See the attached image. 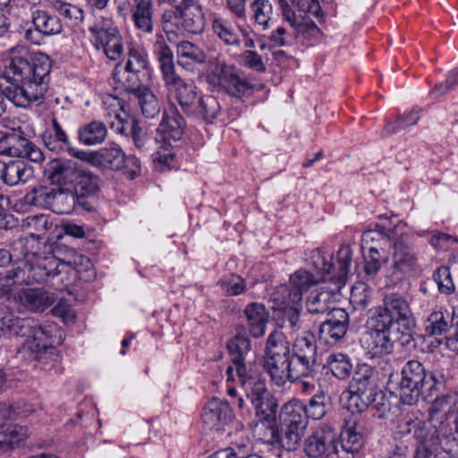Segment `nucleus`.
I'll return each instance as SVG.
<instances>
[{
	"instance_id": "f257e3e1",
	"label": "nucleus",
	"mask_w": 458,
	"mask_h": 458,
	"mask_svg": "<svg viewBox=\"0 0 458 458\" xmlns=\"http://www.w3.org/2000/svg\"><path fill=\"white\" fill-rule=\"evenodd\" d=\"M51 69L48 55H34L21 45L10 48L0 75V117L6 111L4 98L23 109L41 101L48 90Z\"/></svg>"
},
{
	"instance_id": "f03ea898",
	"label": "nucleus",
	"mask_w": 458,
	"mask_h": 458,
	"mask_svg": "<svg viewBox=\"0 0 458 458\" xmlns=\"http://www.w3.org/2000/svg\"><path fill=\"white\" fill-rule=\"evenodd\" d=\"M318 250H313L308 259L312 271L299 269L290 276V286L282 285L280 291L287 303H299L304 292L319 282L331 281L344 285L350 271L352 251L349 245L343 244L336 252V264L332 262L333 256H328Z\"/></svg>"
},
{
	"instance_id": "7ed1b4c3",
	"label": "nucleus",
	"mask_w": 458,
	"mask_h": 458,
	"mask_svg": "<svg viewBox=\"0 0 458 458\" xmlns=\"http://www.w3.org/2000/svg\"><path fill=\"white\" fill-rule=\"evenodd\" d=\"M0 330L6 337L24 338V344L36 358L41 360L49 351L55 352L54 346L63 342L62 332L56 325L41 326L31 318L5 316L0 319Z\"/></svg>"
},
{
	"instance_id": "20e7f679",
	"label": "nucleus",
	"mask_w": 458,
	"mask_h": 458,
	"mask_svg": "<svg viewBox=\"0 0 458 458\" xmlns=\"http://www.w3.org/2000/svg\"><path fill=\"white\" fill-rule=\"evenodd\" d=\"M153 53L157 60L165 86L174 97L182 112L191 116L201 98L197 86L191 80L182 79L176 73L174 54L162 34H157L153 45Z\"/></svg>"
},
{
	"instance_id": "39448f33",
	"label": "nucleus",
	"mask_w": 458,
	"mask_h": 458,
	"mask_svg": "<svg viewBox=\"0 0 458 458\" xmlns=\"http://www.w3.org/2000/svg\"><path fill=\"white\" fill-rule=\"evenodd\" d=\"M398 386L401 403L413 405L420 398L426 399L444 390L445 377L442 369L427 371L420 361L410 360L402 368Z\"/></svg>"
},
{
	"instance_id": "423d86ee",
	"label": "nucleus",
	"mask_w": 458,
	"mask_h": 458,
	"mask_svg": "<svg viewBox=\"0 0 458 458\" xmlns=\"http://www.w3.org/2000/svg\"><path fill=\"white\" fill-rule=\"evenodd\" d=\"M370 313L391 326H397L400 335L397 340L402 346L413 341L414 319L410 302L403 294L394 292L385 294L382 304Z\"/></svg>"
},
{
	"instance_id": "0eeeda50",
	"label": "nucleus",
	"mask_w": 458,
	"mask_h": 458,
	"mask_svg": "<svg viewBox=\"0 0 458 458\" xmlns=\"http://www.w3.org/2000/svg\"><path fill=\"white\" fill-rule=\"evenodd\" d=\"M208 81L220 91L238 99L250 96L257 89V85L238 68L218 58L210 62Z\"/></svg>"
},
{
	"instance_id": "6e6552de",
	"label": "nucleus",
	"mask_w": 458,
	"mask_h": 458,
	"mask_svg": "<svg viewBox=\"0 0 458 458\" xmlns=\"http://www.w3.org/2000/svg\"><path fill=\"white\" fill-rule=\"evenodd\" d=\"M185 120L174 106L165 109L163 119L157 130L153 161L169 166L174 160L173 142L180 140L184 133Z\"/></svg>"
},
{
	"instance_id": "1a4fd4ad",
	"label": "nucleus",
	"mask_w": 458,
	"mask_h": 458,
	"mask_svg": "<svg viewBox=\"0 0 458 458\" xmlns=\"http://www.w3.org/2000/svg\"><path fill=\"white\" fill-rule=\"evenodd\" d=\"M161 23L170 43H174L178 34L182 31L201 33L205 28L202 7L192 0L176 13H163Z\"/></svg>"
},
{
	"instance_id": "9d476101",
	"label": "nucleus",
	"mask_w": 458,
	"mask_h": 458,
	"mask_svg": "<svg viewBox=\"0 0 458 458\" xmlns=\"http://www.w3.org/2000/svg\"><path fill=\"white\" fill-rule=\"evenodd\" d=\"M45 174L52 184L58 186L72 184L71 198L74 204L86 208V171L75 163L53 159L47 164Z\"/></svg>"
},
{
	"instance_id": "9b49d317",
	"label": "nucleus",
	"mask_w": 458,
	"mask_h": 458,
	"mask_svg": "<svg viewBox=\"0 0 458 458\" xmlns=\"http://www.w3.org/2000/svg\"><path fill=\"white\" fill-rule=\"evenodd\" d=\"M291 349L283 335L273 332L268 335L263 369L269 376L270 382L276 386H284L288 381Z\"/></svg>"
},
{
	"instance_id": "f8f14e48",
	"label": "nucleus",
	"mask_w": 458,
	"mask_h": 458,
	"mask_svg": "<svg viewBox=\"0 0 458 458\" xmlns=\"http://www.w3.org/2000/svg\"><path fill=\"white\" fill-rule=\"evenodd\" d=\"M250 391L246 394L255 411L258 420L255 433L262 436V431H267L270 439L275 438L276 413L278 403L276 398L267 390L266 382L250 383Z\"/></svg>"
},
{
	"instance_id": "ddd939ff",
	"label": "nucleus",
	"mask_w": 458,
	"mask_h": 458,
	"mask_svg": "<svg viewBox=\"0 0 458 458\" xmlns=\"http://www.w3.org/2000/svg\"><path fill=\"white\" fill-rule=\"evenodd\" d=\"M347 408L352 413H360L371 405L378 394L374 369L368 364L359 365L348 386Z\"/></svg>"
},
{
	"instance_id": "4468645a",
	"label": "nucleus",
	"mask_w": 458,
	"mask_h": 458,
	"mask_svg": "<svg viewBox=\"0 0 458 458\" xmlns=\"http://www.w3.org/2000/svg\"><path fill=\"white\" fill-rule=\"evenodd\" d=\"M337 438L334 426L320 423L304 438L302 451L308 458H337Z\"/></svg>"
},
{
	"instance_id": "2eb2a0df",
	"label": "nucleus",
	"mask_w": 458,
	"mask_h": 458,
	"mask_svg": "<svg viewBox=\"0 0 458 458\" xmlns=\"http://www.w3.org/2000/svg\"><path fill=\"white\" fill-rule=\"evenodd\" d=\"M88 37L93 47L110 61L120 60L124 54L123 38L118 29L108 21L89 28Z\"/></svg>"
},
{
	"instance_id": "dca6fc26",
	"label": "nucleus",
	"mask_w": 458,
	"mask_h": 458,
	"mask_svg": "<svg viewBox=\"0 0 458 458\" xmlns=\"http://www.w3.org/2000/svg\"><path fill=\"white\" fill-rule=\"evenodd\" d=\"M368 331L363 336V347L371 356H384L394 351V340L391 337L392 327L370 313L367 320ZM395 341H398L397 338Z\"/></svg>"
},
{
	"instance_id": "f3484780",
	"label": "nucleus",
	"mask_w": 458,
	"mask_h": 458,
	"mask_svg": "<svg viewBox=\"0 0 458 458\" xmlns=\"http://www.w3.org/2000/svg\"><path fill=\"white\" fill-rule=\"evenodd\" d=\"M405 225H401L400 231L392 240L390 244L392 252V269L394 274L400 276L410 275L417 266V251L412 242L411 236L404 232Z\"/></svg>"
},
{
	"instance_id": "a211bd4d",
	"label": "nucleus",
	"mask_w": 458,
	"mask_h": 458,
	"mask_svg": "<svg viewBox=\"0 0 458 458\" xmlns=\"http://www.w3.org/2000/svg\"><path fill=\"white\" fill-rule=\"evenodd\" d=\"M422 423L423 425L419 426L414 436L420 445L439 446L447 454L454 452V438H450V422L437 423L428 417V420H422Z\"/></svg>"
},
{
	"instance_id": "6ab92c4d",
	"label": "nucleus",
	"mask_w": 458,
	"mask_h": 458,
	"mask_svg": "<svg viewBox=\"0 0 458 458\" xmlns=\"http://www.w3.org/2000/svg\"><path fill=\"white\" fill-rule=\"evenodd\" d=\"M26 267L28 268L25 270L28 277L26 284L46 283L55 289H61L59 282H62L63 278L58 268V260L54 256L38 257L36 255L28 262Z\"/></svg>"
},
{
	"instance_id": "aec40b11",
	"label": "nucleus",
	"mask_w": 458,
	"mask_h": 458,
	"mask_svg": "<svg viewBox=\"0 0 458 458\" xmlns=\"http://www.w3.org/2000/svg\"><path fill=\"white\" fill-rule=\"evenodd\" d=\"M31 23L32 27L24 30L23 38L33 45H40L45 37L59 34L63 30L57 16L50 15L41 9L31 13Z\"/></svg>"
},
{
	"instance_id": "412c9836",
	"label": "nucleus",
	"mask_w": 458,
	"mask_h": 458,
	"mask_svg": "<svg viewBox=\"0 0 458 458\" xmlns=\"http://www.w3.org/2000/svg\"><path fill=\"white\" fill-rule=\"evenodd\" d=\"M0 154L26 158L35 163L44 159L43 152L37 145L16 133L0 134Z\"/></svg>"
},
{
	"instance_id": "4be33fe9",
	"label": "nucleus",
	"mask_w": 458,
	"mask_h": 458,
	"mask_svg": "<svg viewBox=\"0 0 458 458\" xmlns=\"http://www.w3.org/2000/svg\"><path fill=\"white\" fill-rule=\"evenodd\" d=\"M125 153L117 144H109L97 150H88V165L100 171H118L123 168Z\"/></svg>"
},
{
	"instance_id": "5701e85b",
	"label": "nucleus",
	"mask_w": 458,
	"mask_h": 458,
	"mask_svg": "<svg viewBox=\"0 0 458 458\" xmlns=\"http://www.w3.org/2000/svg\"><path fill=\"white\" fill-rule=\"evenodd\" d=\"M350 318L344 309H336L329 315V318L320 324L318 337L327 344H335L342 340L347 332Z\"/></svg>"
},
{
	"instance_id": "b1692460",
	"label": "nucleus",
	"mask_w": 458,
	"mask_h": 458,
	"mask_svg": "<svg viewBox=\"0 0 458 458\" xmlns=\"http://www.w3.org/2000/svg\"><path fill=\"white\" fill-rule=\"evenodd\" d=\"M337 442V458H354L363 447L365 437L361 425L354 422L346 426L340 434Z\"/></svg>"
},
{
	"instance_id": "393cba45",
	"label": "nucleus",
	"mask_w": 458,
	"mask_h": 458,
	"mask_svg": "<svg viewBox=\"0 0 458 458\" xmlns=\"http://www.w3.org/2000/svg\"><path fill=\"white\" fill-rule=\"evenodd\" d=\"M131 21L134 29L143 35L154 32L155 5L153 0H131Z\"/></svg>"
},
{
	"instance_id": "a878e982",
	"label": "nucleus",
	"mask_w": 458,
	"mask_h": 458,
	"mask_svg": "<svg viewBox=\"0 0 458 458\" xmlns=\"http://www.w3.org/2000/svg\"><path fill=\"white\" fill-rule=\"evenodd\" d=\"M202 421L210 429L220 424H227L233 418V412L228 401L212 398L203 408Z\"/></svg>"
},
{
	"instance_id": "bb28decb",
	"label": "nucleus",
	"mask_w": 458,
	"mask_h": 458,
	"mask_svg": "<svg viewBox=\"0 0 458 458\" xmlns=\"http://www.w3.org/2000/svg\"><path fill=\"white\" fill-rule=\"evenodd\" d=\"M249 8L250 27L259 32L269 30L278 15L269 0H253Z\"/></svg>"
},
{
	"instance_id": "cd10ccee",
	"label": "nucleus",
	"mask_w": 458,
	"mask_h": 458,
	"mask_svg": "<svg viewBox=\"0 0 458 458\" xmlns=\"http://www.w3.org/2000/svg\"><path fill=\"white\" fill-rule=\"evenodd\" d=\"M106 117L110 128L119 134H126V121L131 117L123 109V101L115 96L107 95L103 98Z\"/></svg>"
},
{
	"instance_id": "c85d7f7f",
	"label": "nucleus",
	"mask_w": 458,
	"mask_h": 458,
	"mask_svg": "<svg viewBox=\"0 0 458 458\" xmlns=\"http://www.w3.org/2000/svg\"><path fill=\"white\" fill-rule=\"evenodd\" d=\"M0 165V178L9 186L25 183L34 176L33 167L22 160H13Z\"/></svg>"
},
{
	"instance_id": "c756f323",
	"label": "nucleus",
	"mask_w": 458,
	"mask_h": 458,
	"mask_svg": "<svg viewBox=\"0 0 458 458\" xmlns=\"http://www.w3.org/2000/svg\"><path fill=\"white\" fill-rule=\"evenodd\" d=\"M305 411V404L302 402L296 399L287 402L279 413L281 427L306 429L309 418Z\"/></svg>"
},
{
	"instance_id": "7c9ffc66",
	"label": "nucleus",
	"mask_w": 458,
	"mask_h": 458,
	"mask_svg": "<svg viewBox=\"0 0 458 458\" xmlns=\"http://www.w3.org/2000/svg\"><path fill=\"white\" fill-rule=\"evenodd\" d=\"M458 407L457 398L450 394L437 396L430 403L428 410V417L431 421L440 423L448 421Z\"/></svg>"
},
{
	"instance_id": "2f4dec72",
	"label": "nucleus",
	"mask_w": 458,
	"mask_h": 458,
	"mask_svg": "<svg viewBox=\"0 0 458 458\" xmlns=\"http://www.w3.org/2000/svg\"><path fill=\"white\" fill-rule=\"evenodd\" d=\"M281 428L282 432L280 434L276 424L274 426L276 430L274 439H270L267 431L264 432L259 438L270 444L278 443L287 452L295 451L301 445V437L305 429L291 427H281Z\"/></svg>"
},
{
	"instance_id": "473e14b6",
	"label": "nucleus",
	"mask_w": 458,
	"mask_h": 458,
	"mask_svg": "<svg viewBox=\"0 0 458 458\" xmlns=\"http://www.w3.org/2000/svg\"><path fill=\"white\" fill-rule=\"evenodd\" d=\"M140 72V71L128 69L119 62L113 71V79L118 87L134 96L147 87L141 82Z\"/></svg>"
},
{
	"instance_id": "72a5a7b5",
	"label": "nucleus",
	"mask_w": 458,
	"mask_h": 458,
	"mask_svg": "<svg viewBox=\"0 0 458 458\" xmlns=\"http://www.w3.org/2000/svg\"><path fill=\"white\" fill-rule=\"evenodd\" d=\"M244 315L247 319L250 334L259 338L265 335L268 322L269 313L265 306L260 303L252 302L246 306Z\"/></svg>"
},
{
	"instance_id": "f704fd0d",
	"label": "nucleus",
	"mask_w": 458,
	"mask_h": 458,
	"mask_svg": "<svg viewBox=\"0 0 458 458\" xmlns=\"http://www.w3.org/2000/svg\"><path fill=\"white\" fill-rule=\"evenodd\" d=\"M334 293L329 290L312 292L306 300V310L311 315L329 316L337 309L334 307Z\"/></svg>"
},
{
	"instance_id": "c9c22d12",
	"label": "nucleus",
	"mask_w": 458,
	"mask_h": 458,
	"mask_svg": "<svg viewBox=\"0 0 458 458\" xmlns=\"http://www.w3.org/2000/svg\"><path fill=\"white\" fill-rule=\"evenodd\" d=\"M20 301L31 311H44L52 306L56 298L54 293L36 289H26L19 293Z\"/></svg>"
},
{
	"instance_id": "e433bc0d",
	"label": "nucleus",
	"mask_w": 458,
	"mask_h": 458,
	"mask_svg": "<svg viewBox=\"0 0 458 458\" xmlns=\"http://www.w3.org/2000/svg\"><path fill=\"white\" fill-rule=\"evenodd\" d=\"M402 223L399 222L393 227L387 226V225L376 224L374 228H370L363 232L362 233V249L365 250L370 243L375 242H377L378 246L390 244L392 240L396 235L397 231H400Z\"/></svg>"
},
{
	"instance_id": "4c0bfd02",
	"label": "nucleus",
	"mask_w": 458,
	"mask_h": 458,
	"mask_svg": "<svg viewBox=\"0 0 458 458\" xmlns=\"http://www.w3.org/2000/svg\"><path fill=\"white\" fill-rule=\"evenodd\" d=\"M28 283L25 268L20 266L13 267L4 274H0V299L10 300L18 285Z\"/></svg>"
},
{
	"instance_id": "58836bf2",
	"label": "nucleus",
	"mask_w": 458,
	"mask_h": 458,
	"mask_svg": "<svg viewBox=\"0 0 458 458\" xmlns=\"http://www.w3.org/2000/svg\"><path fill=\"white\" fill-rule=\"evenodd\" d=\"M126 136L130 135L137 148L141 151L151 152V156L156 152L157 146L156 145V137L150 138L147 132L140 126L139 122L130 117L126 121Z\"/></svg>"
},
{
	"instance_id": "ea45409f",
	"label": "nucleus",
	"mask_w": 458,
	"mask_h": 458,
	"mask_svg": "<svg viewBox=\"0 0 458 458\" xmlns=\"http://www.w3.org/2000/svg\"><path fill=\"white\" fill-rule=\"evenodd\" d=\"M452 316L446 310L432 311L424 321V331L428 335H440L452 327Z\"/></svg>"
},
{
	"instance_id": "a19ab883",
	"label": "nucleus",
	"mask_w": 458,
	"mask_h": 458,
	"mask_svg": "<svg viewBox=\"0 0 458 458\" xmlns=\"http://www.w3.org/2000/svg\"><path fill=\"white\" fill-rule=\"evenodd\" d=\"M138 100L142 114L148 119L157 117L161 111V104L154 92L146 87L134 95Z\"/></svg>"
},
{
	"instance_id": "79ce46f5",
	"label": "nucleus",
	"mask_w": 458,
	"mask_h": 458,
	"mask_svg": "<svg viewBox=\"0 0 458 458\" xmlns=\"http://www.w3.org/2000/svg\"><path fill=\"white\" fill-rule=\"evenodd\" d=\"M292 356L317 361V345L314 335L310 331L295 339Z\"/></svg>"
},
{
	"instance_id": "37998d69",
	"label": "nucleus",
	"mask_w": 458,
	"mask_h": 458,
	"mask_svg": "<svg viewBox=\"0 0 458 458\" xmlns=\"http://www.w3.org/2000/svg\"><path fill=\"white\" fill-rule=\"evenodd\" d=\"M191 116L212 123L221 112L219 101L213 96L202 95Z\"/></svg>"
},
{
	"instance_id": "c03bdc74",
	"label": "nucleus",
	"mask_w": 458,
	"mask_h": 458,
	"mask_svg": "<svg viewBox=\"0 0 458 458\" xmlns=\"http://www.w3.org/2000/svg\"><path fill=\"white\" fill-rule=\"evenodd\" d=\"M176 55L178 64L182 66L184 65V59L198 64H203L207 61L203 50L199 46L188 40H182L176 43Z\"/></svg>"
},
{
	"instance_id": "a18cd8bd",
	"label": "nucleus",
	"mask_w": 458,
	"mask_h": 458,
	"mask_svg": "<svg viewBox=\"0 0 458 458\" xmlns=\"http://www.w3.org/2000/svg\"><path fill=\"white\" fill-rule=\"evenodd\" d=\"M327 366L332 375L340 380L347 379L352 371V364L350 358L341 352L329 354L327 359Z\"/></svg>"
},
{
	"instance_id": "49530a36",
	"label": "nucleus",
	"mask_w": 458,
	"mask_h": 458,
	"mask_svg": "<svg viewBox=\"0 0 458 458\" xmlns=\"http://www.w3.org/2000/svg\"><path fill=\"white\" fill-rule=\"evenodd\" d=\"M212 30L225 44L234 47L241 45L240 36L228 20L222 17L214 18Z\"/></svg>"
},
{
	"instance_id": "de8ad7c7",
	"label": "nucleus",
	"mask_w": 458,
	"mask_h": 458,
	"mask_svg": "<svg viewBox=\"0 0 458 458\" xmlns=\"http://www.w3.org/2000/svg\"><path fill=\"white\" fill-rule=\"evenodd\" d=\"M46 1L59 15L70 21L72 25H78L83 21L84 11L81 7L64 2L63 0Z\"/></svg>"
},
{
	"instance_id": "09e8293b",
	"label": "nucleus",
	"mask_w": 458,
	"mask_h": 458,
	"mask_svg": "<svg viewBox=\"0 0 458 458\" xmlns=\"http://www.w3.org/2000/svg\"><path fill=\"white\" fill-rule=\"evenodd\" d=\"M316 366V361L303 358H296L290 355V368L288 370V381L295 383L301 378L309 377L312 375Z\"/></svg>"
},
{
	"instance_id": "8fccbe9b",
	"label": "nucleus",
	"mask_w": 458,
	"mask_h": 458,
	"mask_svg": "<svg viewBox=\"0 0 458 458\" xmlns=\"http://www.w3.org/2000/svg\"><path fill=\"white\" fill-rule=\"evenodd\" d=\"M330 408V396L324 391L314 394L308 404H305V412L309 419L314 420H321Z\"/></svg>"
},
{
	"instance_id": "3c124183",
	"label": "nucleus",
	"mask_w": 458,
	"mask_h": 458,
	"mask_svg": "<svg viewBox=\"0 0 458 458\" xmlns=\"http://www.w3.org/2000/svg\"><path fill=\"white\" fill-rule=\"evenodd\" d=\"M127 50V61L124 66L128 69H134L140 72H144L148 69V55L142 47L130 44Z\"/></svg>"
},
{
	"instance_id": "603ef678",
	"label": "nucleus",
	"mask_w": 458,
	"mask_h": 458,
	"mask_svg": "<svg viewBox=\"0 0 458 458\" xmlns=\"http://www.w3.org/2000/svg\"><path fill=\"white\" fill-rule=\"evenodd\" d=\"M368 252L364 253V271L369 276H375L380 270L386 259L383 257L377 245L368 246Z\"/></svg>"
},
{
	"instance_id": "864d4df0",
	"label": "nucleus",
	"mask_w": 458,
	"mask_h": 458,
	"mask_svg": "<svg viewBox=\"0 0 458 458\" xmlns=\"http://www.w3.org/2000/svg\"><path fill=\"white\" fill-rule=\"evenodd\" d=\"M22 226L30 231L31 238H34V234L39 236L41 233L48 231L52 223L48 219V216L44 214L28 216L24 220Z\"/></svg>"
},
{
	"instance_id": "5fc2aeb1",
	"label": "nucleus",
	"mask_w": 458,
	"mask_h": 458,
	"mask_svg": "<svg viewBox=\"0 0 458 458\" xmlns=\"http://www.w3.org/2000/svg\"><path fill=\"white\" fill-rule=\"evenodd\" d=\"M232 361L244 360L250 351V341L243 335H236L227 343Z\"/></svg>"
},
{
	"instance_id": "6e6d98bb",
	"label": "nucleus",
	"mask_w": 458,
	"mask_h": 458,
	"mask_svg": "<svg viewBox=\"0 0 458 458\" xmlns=\"http://www.w3.org/2000/svg\"><path fill=\"white\" fill-rule=\"evenodd\" d=\"M34 243V238H19L14 241L12 244L13 262L24 259L28 263L32 258H35L37 254L30 250Z\"/></svg>"
},
{
	"instance_id": "4d7b16f0",
	"label": "nucleus",
	"mask_w": 458,
	"mask_h": 458,
	"mask_svg": "<svg viewBox=\"0 0 458 458\" xmlns=\"http://www.w3.org/2000/svg\"><path fill=\"white\" fill-rule=\"evenodd\" d=\"M282 303L285 305L284 309V322L288 325L293 332L299 331L302 326L301 318V309L297 306L298 303L285 302L284 297Z\"/></svg>"
},
{
	"instance_id": "13d9d810",
	"label": "nucleus",
	"mask_w": 458,
	"mask_h": 458,
	"mask_svg": "<svg viewBox=\"0 0 458 458\" xmlns=\"http://www.w3.org/2000/svg\"><path fill=\"white\" fill-rule=\"evenodd\" d=\"M54 190H49L47 187H39L33 189L25 196L26 203L34 206H45L50 204L55 198Z\"/></svg>"
},
{
	"instance_id": "bf43d9fd",
	"label": "nucleus",
	"mask_w": 458,
	"mask_h": 458,
	"mask_svg": "<svg viewBox=\"0 0 458 458\" xmlns=\"http://www.w3.org/2000/svg\"><path fill=\"white\" fill-rule=\"evenodd\" d=\"M219 284L228 296H236L246 290L244 279L235 274L225 276L219 281Z\"/></svg>"
},
{
	"instance_id": "052dcab7",
	"label": "nucleus",
	"mask_w": 458,
	"mask_h": 458,
	"mask_svg": "<svg viewBox=\"0 0 458 458\" xmlns=\"http://www.w3.org/2000/svg\"><path fill=\"white\" fill-rule=\"evenodd\" d=\"M350 302L356 310H365L369 302V286L364 283H358L352 287Z\"/></svg>"
},
{
	"instance_id": "680f3d73",
	"label": "nucleus",
	"mask_w": 458,
	"mask_h": 458,
	"mask_svg": "<svg viewBox=\"0 0 458 458\" xmlns=\"http://www.w3.org/2000/svg\"><path fill=\"white\" fill-rule=\"evenodd\" d=\"M320 29L311 20H302L296 26L293 27V39L302 38L310 39L318 38L320 35Z\"/></svg>"
},
{
	"instance_id": "e2e57ef3",
	"label": "nucleus",
	"mask_w": 458,
	"mask_h": 458,
	"mask_svg": "<svg viewBox=\"0 0 458 458\" xmlns=\"http://www.w3.org/2000/svg\"><path fill=\"white\" fill-rule=\"evenodd\" d=\"M52 314L61 318L66 326H72L75 323L76 311L64 299H60L58 302L52 308Z\"/></svg>"
},
{
	"instance_id": "0e129e2a",
	"label": "nucleus",
	"mask_w": 458,
	"mask_h": 458,
	"mask_svg": "<svg viewBox=\"0 0 458 458\" xmlns=\"http://www.w3.org/2000/svg\"><path fill=\"white\" fill-rule=\"evenodd\" d=\"M52 314L61 318L66 326H72L75 323L76 311L64 299H60L58 302L52 308Z\"/></svg>"
},
{
	"instance_id": "69168bd1",
	"label": "nucleus",
	"mask_w": 458,
	"mask_h": 458,
	"mask_svg": "<svg viewBox=\"0 0 458 458\" xmlns=\"http://www.w3.org/2000/svg\"><path fill=\"white\" fill-rule=\"evenodd\" d=\"M433 277L442 293L450 294L454 291V284L448 267H438Z\"/></svg>"
},
{
	"instance_id": "338daca9",
	"label": "nucleus",
	"mask_w": 458,
	"mask_h": 458,
	"mask_svg": "<svg viewBox=\"0 0 458 458\" xmlns=\"http://www.w3.org/2000/svg\"><path fill=\"white\" fill-rule=\"evenodd\" d=\"M106 136L107 130L104 123L92 121L88 124V146L104 142Z\"/></svg>"
},
{
	"instance_id": "774afa93",
	"label": "nucleus",
	"mask_w": 458,
	"mask_h": 458,
	"mask_svg": "<svg viewBox=\"0 0 458 458\" xmlns=\"http://www.w3.org/2000/svg\"><path fill=\"white\" fill-rule=\"evenodd\" d=\"M66 257L67 260L65 262L72 267L74 277L81 281L86 272V268L84 267V256L74 250H70Z\"/></svg>"
}]
</instances>
